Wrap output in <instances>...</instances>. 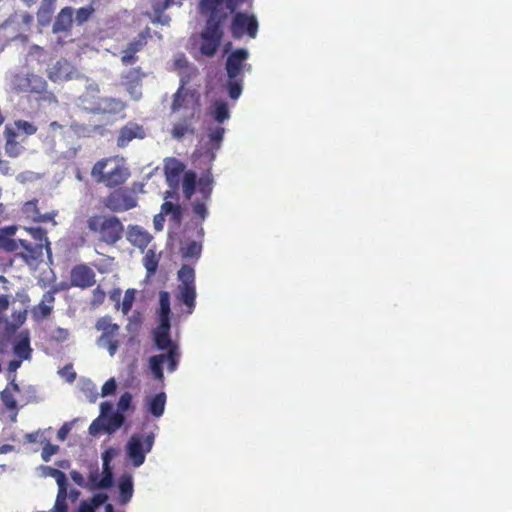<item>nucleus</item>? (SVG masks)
<instances>
[{
	"instance_id": "nucleus-17",
	"label": "nucleus",
	"mask_w": 512,
	"mask_h": 512,
	"mask_svg": "<svg viewBox=\"0 0 512 512\" xmlns=\"http://www.w3.org/2000/svg\"><path fill=\"white\" fill-rule=\"evenodd\" d=\"M127 240L135 247L144 250L152 240V235L138 225L128 227Z\"/></svg>"
},
{
	"instance_id": "nucleus-61",
	"label": "nucleus",
	"mask_w": 512,
	"mask_h": 512,
	"mask_svg": "<svg viewBox=\"0 0 512 512\" xmlns=\"http://www.w3.org/2000/svg\"><path fill=\"white\" fill-rule=\"evenodd\" d=\"M19 247H21L19 244V239L18 240L8 239L4 243L5 250H7L9 252H14V251L18 250Z\"/></svg>"
},
{
	"instance_id": "nucleus-36",
	"label": "nucleus",
	"mask_w": 512,
	"mask_h": 512,
	"mask_svg": "<svg viewBox=\"0 0 512 512\" xmlns=\"http://www.w3.org/2000/svg\"><path fill=\"white\" fill-rule=\"evenodd\" d=\"M188 133L194 134V128L191 126L188 119L176 123L171 130L172 137L177 140L182 139Z\"/></svg>"
},
{
	"instance_id": "nucleus-19",
	"label": "nucleus",
	"mask_w": 512,
	"mask_h": 512,
	"mask_svg": "<svg viewBox=\"0 0 512 512\" xmlns=\"http://www.w3.org/2000/svg\"><path fill=\"white\" fill-rule=\"evenodd\" d=\"M19 244L24 250L20 253V256L25 260V262L31 263L42 258L44 247L40 243H31L28 240L19 239Z\"/></svg>"
},
{
	"instance_id": "nucleus-54",
	"label": "nucleus",
	"mask_w": 512,
	"mask_h": 512,
	"mask_svg": "<svg viewBox=\"0 0 512 512\" xmlns=\"http://www.w3.org/2000/svg\"><path fill=\"white\" fill-rule=\"evenodd\" d=\"M155 17L153 18V23H160L162 25H167L170 22V17L163 14V11L159 12V6L155 5L154 7Z\"/></svg>"
},
{
	"instance_id": "nucleus-9",
	"label": "nucleus",
	"mask_w": 512,
	"mask_h": 512,
	"mask_svg": "<svg viewBox=\"0 0 512 512\" xmlns=\"http://www.w3.org/2000/svg\"><path fill=\"white\" fill-rule=\"evenodd\" d=\"M149 38H151V29L146 27L121 51V63L124 66L135 64L139 60L137 53L146 47Z\"/></svg>"
},
{
	"instance_id": "nucleus-24",
	"label": "nucleus",
	"mask_w": 512,
	"mask_h": 512,
	"mask_svg": "<svg viewBox=\"0 0 512 512\" xmlns=\"http://www.w3.org/2000/svg\"><path fill=\"white\" fill-rule=\"evenodd\" d=\"M124 109L121 100L109 97H101L97 114H117Z\"/></svg>"
},
{
	"instance_id": "nucleus-47",
	"label": "nucleus",
	"mask_w": 512,
	"mask_h": 512,
	"mask_svg": "<svg viewBox=\"0 0 512 512\" xmlns=\"http://www.w3.org/2000/svg\"><path fill=\"white\" fill-rule=\"evenodd\" d=\"M55 2L56 1L54 0H42L41 6L37 13L38 17L50 19L54 12Z\"/></svg>"
},
{
	"instance_id": "nucleus-56",
	"label": "nucleus",
	"mask_w": 512,
	"mask_h": 512,
	"mask_svg": "<svg viewBox=\"0 0 512 512\" xmlns=\"http://www.w3.org/2000/svg\"><path fill=\"white\" fill-rule=\"evenodd\" d=\"M108 499V496L104 493H97L95 494L90 502H88L90 505H93V509L98 508L99 506L103 505Z\"/></svg>"
},
{
	"instance_id": "nucleus-26",
	"label": "nucleus",
	"mask_w": 512,
	"mask_h": 512,
	"mask_svg": "<svg viewBox=\"0 0 512 512\" xmlns=\"http://www.w3.org/2000/svg\"><path fill=\"white\" fill-rule=\"evenodd\" d=\"M165 392H159L147 401L148 411L156 418L163 415L166 405Z\"/></svg>"
},
{
	"instance_id": "nucleus-35",
	"label": "nucleus",
	"mask_w": 512,
	"mask_h": 512,
	"mask_svg": "<svg viewBox=\"0 0 512 512\" xmlns=\"http://www.w3.org/2000/svg\"><path fill=\"white\" fill-rule=\"evenodd\" d=\"M5 133L7 135L5 152L10 157H17L20 153V146L18 142L14 139L16 134L8 127H6L5 129Z\"/></svg>"
},
{
	"instance_id": "nucleus-51",
	"label": "nucleus",
	"mask_w": 512,
	"mask_h": 512,
	"mask_svg": "<svg viewBox=\"0 0 512 512\" xmlns=\"http://www.w3.org/2000/svg\"><path fill=\"white\" fill-rule=\"evenodd\" d=\"M132 395L130 392H124L118 401V409L121 412L127 411L131 407Z\"/></svg>"
},
{
	"instance_id": "nucleus-7",
	"label": "nucleus",
	"mask_w": 512,
	"mask_h": 512,
	"mask_svg": "<svg viewBox=\"0 0 512 512\" xmlns=\"http://www.w3.org/2000/svg\"><path fill=\"white\" fill-rule=\"evenodd\" d=\"M154 444V435L152 433L147 435L133 434L127 445L126 453L131 460L134 467L141 466L146 454L149 453Z\"/></svg>"
},
{
	"instance_id": "nucleus-29",
	"label": "nucleus",
	"mask_w": 512,
	"mask_h": 512,
	"mask_svg": "<svg viewBox=\"0 0 512 512\" xmlns=\"http://www.w3.org/2000/svg\"><path fill=\"white\" fill-rule=\"evenodd\" d=\"M25 230L31 235L32 239L35 241L34 243H40L43 245L48 256L50 257L52 252L46 230L41 227H29L25 228Z\"/></svg>"
},
{
	"instance_id": "nucleus-32",
	"label": "nucleus",
	"mask_w": 512,
	"mask_h": 512,
	"mask_svg": "<svg viewBox=\"0 0 512 512\" xmlns=\"http://www.w3.org/2000/svg\"><path fill=\"white\" fill-rule=\"evenodd\" d=\"M196 184H197L196 173L191 170L186 171L184 173L183 182H182L183 194L186 199H188V200L191 199V197L195 193Z\"/></svg>"
},
{
	"instance_id": "nucleus-48",
	"label": "nucleus",
	"mask_w": 512,
	"mask_h": 512,
	"mask_svg": "<svg viewBox=\"0 0 512 512\" xmlns=\"http://www.w3.org/2000/svg\"><path fill=\"white\" fill-rule=\"evenodd\" d=\"M12 323L7 324V330L15 332L26 320V311H18L12 313Z\"/></svg>"
},
{
	"instance_id": "nucleus-43",
	"label": "nucleus",
	"mask_w": 512,
	"mask_h": 512,
	"mask_svg": "<svg viewBox=\"0 0 512 512\" xmlns=\"http://www.w3.org/2000/svg\"><path fill=\"white\" fill-rule=\"evenodd\" d=\"M48 475L53 477L58 485V490H67L68 489V482L67 477L64 472H62L59 469L56 468H48Z\"/></svg>"
},
{
	"instance_id": "nucleus-34",
	"label": "nucleus",
	"mask_w": 512,
	"mask_h": 512,
	"mask_svg": "<svg viewBox=\"0 0 512 512\" xmlns=\"http://www.w3.org/2000/svg\"><path fill=\"white\" fill-rule=\"evenodd\" d=\"M143 265L147 271L148 276H152L157 271L159 265V258L153 249H149L143 257Z\"/></svg>"
},
{
	"instance_id": "nucleus-5",
	"label": "nucleus",
	"mask_w": 512,
	"mask_h": 512,
	"mask_svg": "<svg viewBox=\"0 0 512 512\" xmlns=\"http://www.w3.org/2000/svg\"><path fill=\"white\" fill-rule=\"evenodd\" d=\"M237 9L231 14L233 15L230 23V33L234 39H241L244 36L249 38H256L259 29L257 17L254 14L247 12H236Z\"/></svg>"
},
{
	"instance_id": "nucleus-42",
	"label": "nucleus",
	"mask_w": 512,
	"mask_h": 512,
	"mask_svg": "<svg viewBox=\"0 0 512 512\" xmlns=\"http://www.w3.org/2000/svg\"><path fill=\"white\" fill-rule=\"evenodd\" d=\"M199 191L205 198H209L213 187V177L210 172L202 175L198 182Z\"/></svg>"
},
{
	"instance_id": "nucleus-60",
	"label": "nucleus",
	"mask_w": 512,
	"mask_h": 512,
	"mask_svg": "<svg viewBox=\"0 0 512 512\" xmlns=\"http://www.w3.org/2000/svg\"><path fill=\"white\" fill-rule=\"evenodd\" d=\"M113 412L112 404L108 401L102 402L100 404V416L99 417H105L107 415H110Z\"/></svg>"
},
{
	"instance_id": "nucleus-33",
	"label": "nucleus",
	"mask_w": 512,
	"mask_h": 512,
	"mask_svg": "<svg viewBox=\"0 0 512 512\" xmlns=\"http://www.w3.org/2000/svg\"><path fill=\"white\" fill-rule=\"evenodd\" d=\"M165 362L164 353L151 356L149 358V367L154 378L158 381H163L164 372H163V363Z\"/></svg>"
},
{
	"instance_id": "nucleus-12",
	"label": "nucleus",
	"mask_w": 512,
	"mask_h": 512,
	"mask_svg": "<svg viewBox=\"0 0 512 512\" xmlns=\"http://www.w3.org/2000/svg\"><path fill=\"white\" fill-rule=\"evenodd\" d=\"M96 274L87 264L81 263L72 267L70 271V284L73 287L86 289L94 286Z\"/></svg>"
},
{
	"instance_id": "nucleus-41",
	"label": "nucleus",
	"mask_w": 512,
	"mask_h": 512,
	"mask_svg": "<svg viewBox=\"0 0 512 512\" xmlns=\"http://www.w3.org/2000/svg\"><path fill=\"white\" fill-rule=\"evenodd\" d=\"M165 361L168 362V371L174 372L177 369L179 359H180V351L178 346H172L171 349L164 353Z\"/></svg>"
},
{
	"instance_id": "nucleus-23",
	"label": "nucleus",
	"mask_w": 512,
	"mask_h": 512,
	"mask_svg": "<svg viewBox=\"0 0 512 512\" xmlns=\"http://www.w3.org/2000/svg\"><path fill=\"white\" fill-rule=\"evenodd\" d=\"M13 352L21 360H27L31 357L32 349L28 332L20 333L19 339L14 344Z\"/></svg>"
},
{
	"instance_id": "nucleus-37",
	"label": "nucleus",
	"mask_w": 512,
	"mask_h": 512,
	"mask_svg": "<svg viewBox=\"0 0 512 512\" xmlns=\"http://www.w3.org/2000/svg\"><path fill=\"white\" fill-rule=\"evenodd\" d=\"M187 91L185 90V83L182 82L178 90L173 95V101L171 104V111L178 112L182 108L185 107V102L187 99Z\"/></svg>"
},
{
	"instance_id": "nucleus-2",
	"label": "nucleus",
	"mask_w": 512,
	"mask_h": 512,
	"mask_svg": "<svg viewBox=\"0 0 512 512\" xmlns=\"http://www.w3.org/2000/svg\"><path fill=\"white\" fill-rule=\"evenodd\" d=\"M129 168L122 159L107 157L98 160L91 169V177L96 183L107 188H117L123 185L130 177Z\"/></svg>"
},
{
	"instance_id": "nucleus-14",
	"label": "nucleus",
	"mask_w": 512,
	"mask_h": 512,
	"mask_svg": "<svg viewBox=\"0 0 512 512\" xmlns=\"http://www.w3.org/2000/svg\"><path fill=\"white\" fill-rule=\"evenodd\" d=\"M100 89L98 86H89L78 98V106L90 113L97 114L100 102Z\"/></svg>"
},
{
	"instance_id": "nucleus-44",
	"label": "nucleus",
	"mask_w": 512,
	"mask_h": 512,
	"mask_svg": "<svg viewBox=\"0 0 512 512\" xmlns=\"http://www.w3.org/2000/svg\"><path fill=\"white\" fill-rule=\"evenodd\" d=\"M1 400L7 410L11 411L17 409V401L9 387L1 392Z\"/></svg>"
},
{
	"instance_id": "nucleus-20",
	"label": "nucleus",
	"mask_w": 512,
	"mask_h": 512,
	"mask_svg": "<svg viewBox=\"0 0 512 512\" xmlns=\"http://www.w3.org/2000/svg\"><path fill=\"white\" fill-rule=\"evenodd\" d=\"M74 11L71 7H64L58 13L52 30L54 33L68 32L73 24Z\"/></svg>"
},
{
	"instance_id": "nucleus-28",
	"label": "nucleus",
	"mask_w": 512,
	"mask_h": 512,
	"mask_svg": "<svg viewBox=\"0 0 512 512\" xmlns=\"http://www.w3.org/2000/svg\"><path fill=\"white\" fill-rule=\"evenodd\" d=\"M133 482L131 476H124L119 482V498L120 505H126L133 496Z\"/></svg>"
},
{
	"instance_id": "nucleus-3",
	"label": "nucleus",
	"mask_w": 512,
	"mask_h": 512,
	"mask_svg": "<svg viewBox=\"0 0 512 512\" xmlns=\"http://www.w3.org/2000/svg\"><path fill=\"white\" fill-rule=\"evenodd\" d=\"M90 232L96 233L99 240L107 245H114L122 239L124 226L116 216L92 215L87 220Z\"/></svg>"
},
{
	"instance_id": "nucleus-11",
	"label": "nucleus",
	"mask_w": 512,
	"mask_h": 512,
	"mask_svg": "<svg viewBox=\"0 0 512 512\" xmlns=\"http://www.w3.org/2000/svg\"><path fill=\"white\" fill-rule=\"evenodd\" d=\"M124 420L125 418L120 412L111 413L105 417H98L90 424L89 433L93 436L102 432L112 434L123 425Z\"/></svg>"
},
{
	"instance_id": "nucleus-8",
	"label": "nucleus",
	"mask_w": 512,
	"mask_h": 512,
	"mask_svg": "<svg viewBox=\"0 0 512 512\" xmlns=\"http://www.w3.org/2000/svg\"><path fill=\"white\" fill-rule=\"evenodd\" d=\"M103 203L110 211L121 213L135 208L138 199L128 187H118L106 196Z\"/></svg>"
},
{
	"instance_id": "nucleus-59",
	"label": "nucleus",
	"mask_w": 512,
	"mask_h": 512,
	"mask_svg": "<svg viewBox=\"0 0 512 512\" xmlns=\"http://www.w3.org/2000/svg\"><path fill=\"white\" fill-rule=\"evenodd\" d=\"M53 337L57 341H65L69 337V331L67 329H64V328H57L54 331Z\"/></svg>"
},
{
	"instance_id": "nucleus-53",
	"label": "nucleus",
	"mask_w": 512,
	"mask_h": 512,
	"mask_svg": "<svg viewBox=\"0 0 512 512\" xmlns=\"http://www.w3.org/2000/svg\"><path fill=\"white\" fill-rule=\"evenodd\" d=\"M16 127L22 131H24L27 135H32L36 133L37 127L25 120H19L15 123Z\"/></svg>"
},
{
	"instance_id": "nucleus-10",
	"label": "nucleus",
	"mask_w": 512,
	"mask_h": 512,
	"mask_svg": "<svg viewBox=\"0 0 512 512\" xmlns=\"http://www.w3.org/2000/svg\"><path fill=\"white\" fill-rule=\"evenodd\" d=\"M248 57L249 52L245 48H238L227 56L225 70L229 79L243 78V70L251 69V65L246 64Z\"/></svg>"
},
{
	"instance_id": "nucleus-55",
	"label": "nucleus",
	"mask_w": 512,
	"mask_h": 512,
	"mask_svg": "<svg viewBox=\"0 0 512 512\" xmlns=\"http://www.w3.org/2000/svg\"><path fill=\"white\" fill-rule=\"evenodd\" d=\"M193 213L204 220L208 214L206 205L202 202H195L193 204Z\"/></svg>"
},
{
	"instance_id": "nucleus-25",
	"label": "nucleus",
	"mask_w": 512,
	"mask_h": 512,
	"mask_svg": "<svg viewBox=\"0 0 512 512\" xmlns=\"http://www.w3.org/2000/svg\"><path fill=\"white\" fill-rule=\"evenodd\" d=\"M69 63L66 60L57 61L48 70V78L53 82L67 80L69 76Z\"/></svg>"
},
{
	"instance_id": "nucleus-49",
	"label": "nucleus",
	"mask_w": 512,
	"mask_h": 512,
	"mask_svg": "<svg viewBox=\"0 0 512 512\" xmlns=\"http://www.w3.org/2000/svg\"><path fill=\"white\" fill-rule=\"evenodd\" d=\"M224 133L225 129L221 126L209 129L208 137L210 143L219 146L223 140Z\"/></svg>"
},
{
	"instance_id": "nucleus-40",
	"label": "nucleus",
	"mask_w": 512,
	"mask_h": 512,
	"mask_svg": "<svg viewBox=\"0 0 512 512\" xmlns=\"http://www.w3.org/2000/svg\"><path fill=\"white\" fill-rule=\"evenodd\" d=\"M145 76L140 66L133 67L126 73L122 74V79L128 85L138 84L141 79Z\"/></svg>"
},
{
	"instance_id": "nucleus-39",
	"label": "nucleus",
	"mask_w": 512,
	"mask_h": 512,
	"mask_svg": "<svg viewBox=\"0 0 512 512\" xmlns=\"http://www.w3.org/2000/svg\"><path fill=\"white\" fill-rule=\"evenodd\" d=\"M226 87L228 90L229 97L233 100H237L242 94L243 78H228Z\"/></svg>"
},
{
	"instance_id": "nucleus-30",
	"label": "nucleus",
	"mask_w": 512,
	"mask_h": 512,
	"mask_svg": "<svg viewBox=\"0 0 512 512\" xmlns=\"http://www.w3.org/2000/svg\"><path fill=\"white\" fill-rule=\"evenodd\" d=\"M202 253V245L197 241H189L180 247V254L183 259L198 260Z\"/></svg>"
},
{
	"instance_id": "nucleus-16",
	"label": "nucleus",
	"mask_w": 512,
	"mask_h": 512,
	"mask_svg": "<svg viewBox=\"0 0 512 512\" xmlns=\"http://www.w3.org/2000/svg\"><path fill=\"white\" fill-rule=\"evenodd\" d=\"M145 133L142 126L136 123H128L123 126L117 138V146L120 148L126 147L132 140L144 138Z\"/></svg>"
},
{
	"instance_id": "nucleus-13",
	"label": "nucleus",
	"mask_w": 512,
	"mask_h": 512,
	"mask_svg": "<svg viewBox=\"0 0 512 512\" xmlns=\"http://www.w3.org/2000/svg\"><path fill=\"white\" fill-rule=\"evenodd\" d=\"M185 165L179 159L169 157L164 160V175L167 184L173 190L177 189L180 177L184 173Z\"/></svg>"
},
{
	"instance_id": "nucleus-45",
	"label": "nucleus",
	"mask_w": 512,
	"mask_h": 512,
	"mask_svg": "<svg viewBox=\"0 0 512 512\" xmlns=\"http://www.w3.org/2000/svg\"><path fill=\"white\" fill-rule=\"evenodd\" d=\"M68 497V489L67 490H58L55 505L53 507V512H67L68 506L66 503V499Z\"/></svg>"
},
{
	"instance_id": "nucleus-62",
	"label": "nucleus",
	"mask_w": 512,
	"mask_h": 512,
	"mask_svg": "<svg viewBox=\"0 0 512 512\" xmlns=\"http://www.w3.org/2000/svg\"><path fill=\"white\" fill-rule=\"evenodd\" d=\"M105 299V292L98 286L93 290V302L102 303Z\"/></svg>"
},
{
	"instance_id": "nucleus-63",
	"label": "nucleus",
	"mask_w": 512,
	"mask_h": 512,
	"mask_svg": "<svg viewBox=\"0 0 512 512\" xmlns=\"http://www.w3.org/2000/svg\"><path fill=\"white\" fill-rule=\"evenodd\" d=\"M144 183L142 182H133L131 187H128V190L133 191V195L137 196V193L144 192Z\"/></svg>"
},
{
	"instance_id": "nucleus-57",
	"label": "nucleus",
	"mask_w": 512,
	"mask_h": 512,
	"mask_svg": "<svg viewBox=\"0 0 512 512\" xmlns=\"http://www.w3.org/2000/svg\"><path fill=\"white\" fill-rule=\"evenodd\" d=\"M58 451L57 445L47 444L42 450V458L44 461H49L50 457Z\"/></svg>"
},
{
	"instance_id": "nucleus-50",
	"label": "nucleus",
	"mask_w": 512,
	"mask_h": 512,
	"mask_svg": "<svg viewBox=\"0 0 512 512\" xmlns=\"http://www.w3.org/2000/svg\"><path fill=\"white\" fill-rule=\"evenodd\" d=\"M135 300V290L134 289H128L125 294L122 301V312L123 314H128V312L131 310L133 302Z\"/></svg>"
},
{
	"instance_id": "nucleus-15",
	"label": "nucleus",
	"mask_w": 512,
	"mask_h": 512,
	"mask_svg": "<svg viewBox=\"0 0 512 512\" xmlns=\"http://www.w3.org/2000/svg\"><path fill=\"white\" fill-rule=\"evenodd\" d=\"M171 323L159 322L153 331V340L159 350H169L172 346H178L170 337Z\"/></svg>"
},
{
	"instance_id": "nucleus-6",
	"label": "nucleus",
	"mask_w": 512,
	"mask_h": 512,
	"mask_svg": "<svg viewBox=\"0 0 512 512\" xmlns=\"http://www.w3.org/2000/svg\"><path fill=\"white\" fill-rule=\"evenodd\" d=\"M95 328L96 330L101 331V335L96 341L97 345L100 347H106L110 356H114L120 345V342L117 339L120 326L116 323H112L110 316H104L97 320Z\"/></svg>"
},
{
	"instance_id": "nucleus-64",
	"label": "nucleus",
	"mask_w": 512,
	"mask_h": 512,
	"mask_svg": "<svg viewBox=\"0 0 512 512\" xmlns=\"http://www.w3.org/2000/svg\"><path fill=\"white\" fill-rule=\"evenodd\" d=\"M70 431V427L67 423H65L57 432V438L61 441H64Z\"/></svg>"
},
{
	"instance_id": "nucleus-18",
	"label": "nucleus",
	"mask_w": 512,
	"mask_h": 512,
	"mask_svg": "<svg viewBox=\"0 0 512 512\" xmlns=\"http://www.w3.org/2000/svg\"><path fill=\"white\" fill-rule=\"evenodd\" d=\"M111 486L112 478L109 473L101 476L97 464L90 467L86 487H88L90 490H95L107 489L110 488Z\"/></svg>"
},
{
	"instance_id": "nucleus-27",
	"label": "nucleus",
	"mask_w": 512,
	"mask_h": 512,
	"mask_svg": "<svg viewBox=\"0 0 512 512\" xmlns=\"http://www.w3.org/2000/svg\"><path fill=\"white\" fill-rule=\"evenodd\" d=\"M171 308H170V294L167 291L159 292V309L158 319L159 322L170 323Z\"/></svg>"
},
{
	"instance_id": "nucleus-1",
	"label": "nucleus",
	"mask_w": 512,
	"mask_h": 512,
	"mask_svg": "<svg viewBox=\"0 0 512 512\" xmlns=\"http://www.w3.org/2000/svg\"><path fill=\"white\" fill-rule=\"evenodd\" d=\"M246 0H200L199 11L206 16V24L200 33V52L213 57L219 49L223 36V26L230 15Z\"/></svg>"
},
{
	"instance_id": "nucleus-58",
	"label": "nucleus",
	"mask_w": 512,
	"mask_h": 512,
	"mask_svg": "<svg viewBox=\"0 0 512 512\" xmlns=\"http://www.w3.org/2000/svg\"><path fill=\"white\" fill-rule=\"evenodd\" d=\"M70 476H71V479L80 487H86V482H85V479L83 477V475L76 471V470H73L70 472Z\"/></svg>"
},
{
	"instance_id": "nucleus-21",
	"label": "nucleus",
	"mask_w": 512,
	"mask_h": 512,
	"mask_svg": "<svg viewBox=\"0 0 512 512\" xmlns=\"http://www.w3.org/2000/svg\"><path fill=\"white\" fill-rule=\"evenodd\" d=\"M55 301L54 292L47 291L44 293L41 302L35 306L32 310L33 315L36 319H44L50 316L53 306L52 303Z\"/></svg>"
},
{
	"instance_id": "nucleus-46",
	"label": "nucleus",
	"mask_w": 512,
	"mask_h": 512,
	"mask_svg": "<svg viewBox=\"0 0 512 512\" xmlns=\"http://www.w3.org/2000/svg\"><path fill=\"white\" fill-rule=\"evenodd\" d=\"M94 13V8L91 5L81 7L76 11L75 21L78 25H82L89 20Z\"/></svg>"
},
{
	"instance_id": "nucleus-22",
	"label": "nucleus",
	"mask_w": 512,
	"mask_h": 512,
	"mask_svg": "<svg viewBox=\"0 0 512 512\" xmlns=\"http://www.w3.org/2000/svg\"><path fill=\"white\" fill-rule=\"evenodd\" d=\"M22 214L29 220L33 222H46L51 219L50 216L46 214H41L38 209V200L33 199L27 201L22 206Z\"/></svg>"
},
{
	"instance_id": "nucleus-31",
	"label": "nucleus",
	"mask_w": 512,
	"mask_h": 512,
	"mask_svg": "<svg viewBox=\"0 0 512 512\" xmlns=\"http://www.w3.org/2000/svg\"><path fill=\"white\" fill-rule=\"evenodd\" d=\"M210 112L218 123H223L230 117V111L227 103L221 100H217L212 103L210 106Z\"/></svg>"
},
{
	"instance_id": "nucleus-52",
	"label": "nucleus",
	"mask_w": 512,
	"mask_h": 512,
	"mask_svg": "<svg viewBox=\"0 0 512 512\" xmlns=\"http://www.w3.org/2000/svg\"><path fill=\"white\" fill-rule=\"evenodd\" d=\"M117 384L114 378L108 379L102 386L101 396L106 397L113 394L116 391Z\"/></svg>"
},
{
	"instance_id": "nucleus-4",
	"label": "nucleus",
	"mask_w": 512,
	"mask_h": 512,
	"mask_svg": "<svg viewBox=\"0 0 512 512\" xmlns=\"http://www.w3.org/2000/svg\"><path fill=\"white\" fill-rule=\"evenodd\" d=\"M180 284L177 287L176 300L186 306V313L192 314L196 307L195 270L190 265H182L178 271Z\"/></svg>"
},
{
	"instance_id": "nucleus-38",
	"label": "nucleus",
	"mask_w": 512,
	"mask_h": 512,
	"mask_svg": "<svg viewBox=\"0 0 512 512\" xmlns=\"http://www.w3.org/2000/svg\"><path fill=\"white\" fill-rule=\"evenodd\" d=\"M161 215L171 214V218L174 222L179 223L182 218V211L179 205H176L170 201H165L161 206Z\"/></svg>"
}]
</instances>
